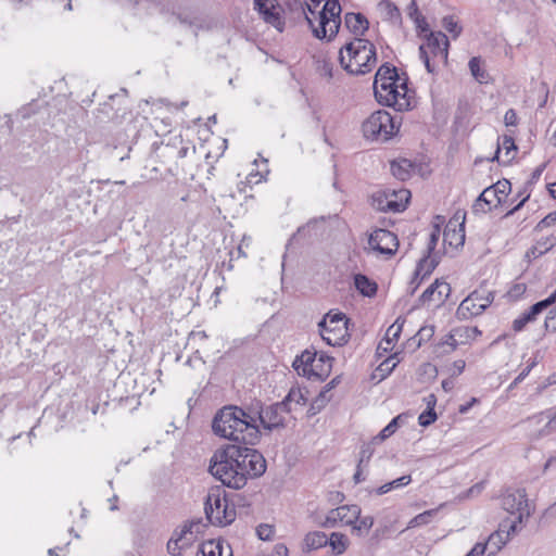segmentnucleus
Segmentation results:
<instances>
[{"instance_id": "1", "label": "nucleus", "mask_w": 556, "mask_h": 556, "mask_svg": "<svg viewBox=\"0 0 556 556\" xmlns=\"http://www.w3.org/2000/svg\"><path fill=\"white\" fill-rule=\"evenodd\" d=\"M266 468V459L257 450L228 444L214 454L208 470L223 485L239 490L249 479L263 476Z\"/></svg>"}, {"instance_id": "2", "label": "nucleus", "mask_w": 556, "mask_h": 556, "mask_svg": "<svg viewBox=\"0 0 556 556\" xmlns=\"http://www.w3.org/2000/svg\"><path fill=\"white\" fill-rule=\"evenodd\" d=\"M212 429L216 435L240 445L256 444L261 434L256 418L241 407L231 405L216 413Z\"/></svg>"}, {"instance_id": "3", "label": "nucleus", "mask_w": 556, "mask_h": 556, "mask_svg": "<svg viewBox=\"0 0 556 556\" xmlns=\"http://www.w3.org/2000/svg\"><path fill=\"white\" fill-rule=\"evenodd\" d=\"M324 0H306L305 7L300 0H293L305 13V18L318 39L327 38L330 41L339 31L341 25V5L338 0H326L321 10L318 7Z\"/></svg>"}, {"instance_id": "4", "label": "nucleus", "mask_w": 556, "mask_h": 556, "mask_svg": "<svg viewBox=\"0 0 556 556\" xmlns=\"http://www.w3.org/2000/svg\"><path fill=\"white\" fill-rule=\"evenodd\" d=\"M339 61L348 73L365 75L377 64L376 47L367 39L355 37L340 49Z\"/></svg>"}, {"instance_id": "5", "label": "nucleus", "mask_w": 556, "mask_h": 556, "mask_svg": "<svg viewBox=\"0 0 556 556\" xmlns=\"http://www.w3.org/2000/svg\"><path fill=\"white\" fill-rule=\"evenodd\" d=\"M399 81L400 77L396 67L384 63L378 68L375 75L374 93L376 100L381 105L392 106L396 111L403 112L410 109V103L396 98Z\"/></svg>"}, {"instance_id": "6", "label": "nucleus", "mask_w": 556, "mask_h": 556, "mask_svg": "<svg viewBox=\"0 0 556 556\" xmlns=\"http://www.w3.org/2000/svg\"><path fill=\"white\" fill-rule=\"evenodd\" d=\"M205 518L210 525L226 527L236 519V508L230 505L225 490L215 485L212 486L204 501Z\"/></svg>"}, {"instance_id": "7", "label": "nucleus", "mask_w": 556, "mask_h": 556, "mask_svg": "<svg viewBox=\"0 0 556 556\" xmlns=\"http://www.w3.org/2000/svg\"><path fill=\"white\" fill-rule=\"evenodd\" d=\"M450 41L442 31H430L426 35V43L419 47V55L428 73H434L438 63L447 62Z\"/></svg>"}, {"instance_id": "8", "label": "nucleus", "mask_w": 556, "mask_h": 556, "mask_svg": "<svg viewBox=\"0 0 556 556\" xmlns=\"http://www.w3.org/2000/svg\"><path fill=\"white\" fill-rule=\"evenodd\" d=\"M362 130L366 139L384 142L396 134L399 127L389 112L378 110L363 122Z\"/></svg>"}, {"instance_id": "9", "label": "nucleus", "mask_w": 556, "mask_h": 556, "mask_svg": "<svg viewBox=\"0 0 556 556\" xmlns=\"http://www.w3.org/2000/svg\"><path fill=\"white\" fill-rule=\"evenodd\" d=\"M323 340L331 346H341L348 342V318L341 313H327L318 323Z\"/></svg>"}, {"instance_id": "10", "label": "nucleus", "mask_w": 556, "mask_h": 556, "mask_svg": "<svg viewBox=\"0 0 556 556\" xmlns=\"http://www.w3.org/2000/svg\"><path fill=\"white\" fill-rule=\"evenodd\" d=\"M331 361V357L325 355H320V357L316 359V353L304 351L295 358L293 367L299 375L306 376L309 379L315 377L317 380L323 381L330 371Z\"/></svg>"}, {"instance_id": "11", "label": "nucleus", "mask_w": 556, "mask_h": 556, "mask_svg": "<svg viewBox=\"0 0 556 556\" xmlns=\"http://www.w3.org/2000/svg\"><path fill=\"white\" fill-rule=\"evenodd\" d=\"M494 301V292L484 289L472 291L456 309L458 319H468L482 314Z\"/></svg>"}, {"instance_id": "12", "label": "nucleus", "mask_w": 556, "mask_h": 556, "mask_svg": "<svg viewBox=\"0 0 556 556\" xmlns=\"http://www.w3.org/2000/svg\"><path fill=\"white\" fill-rule=\"evenodd\" d=\"M502 506L509 514L516 515L513 520H516L517 525L531 515L525 489L507 490L502 496Z\"/></svg>"}, {"instance_id": "13", "label": "nucleus", "mask_w": 556, "mask_h": 556, "mask_svg": "<svg viewBox=\"0 0 556 556\" xmlns=\"http://www.w3.org/2000/svg\"><path fill=\"white\" fill-rule=\"evenodd\" d=\"M254 10L262 20L282 31L285 28L283 9L277 0H253Z\"/></svg>"}, {"instance_id": "14", "label": "nucleus", "mask_w": 556, "mask_h": 556, "mask_svg": "<svg viewBox=\"0 0 556 556\" xmlns=\"http://www.w3.org/2000/svg\"><path fill=\"white\" fill-rule=\"evenodd\" d=\"M291 407H286V403H275L266 407H261L260 410L252 415L256 418V422L260 421L262 426L267 430L285 426L283 415L289 413Z\"/></svg>"}, {"instance_id": "15", "label": "nucleus", "mask_w": 556, "mask_h": 556, "mask_svg": "<svg viewBox=\"0 0 556 556\" xmlns=\"http://www.w3.org/2000/svg\"><path fill=\"white\" fill-rule=\"evenodd\" d=\"M401 201L391 199L390 190L378 191L371 195V205L382 212H402L406 208L410 192L406 189L400 190Z\"/></svg>"}, {"instance_id": "16", "label": "nucleus", "mask_w": 556, "mask_h": 556, "mask_svg": "<svg viewBox=\"0 0 556 556\" xmlns=\"http://www.w3.org/2000/svg\"><path fill=\"white\" fill-rule=\"evenodd\" d=\"M517 531V521L505 519L503 520L498 529L491 533L488 538V541L484 544H488V556H495L502 547L508 542L510 534L516 533Z\"/></svg>"}, {"instance_id": "17", "label": "nucleus", "mask_w": 556, "mask_h": 556, "mask_svg": "<svg viewBox=\"0 0 556 556\" xmlns=\"http://www.w3.org/2000/svg\"><path fill=\"white\" fill-rule=\"evenodd\" d=\"M368 243L372 250L392 256L399 248V240L395 233L387 229H376L370 233Z\"/></svg>"}, {"instance_id": "18", "label": "nucleus", "mask_w": 556, "mask_h": 556, "mask_svg": "<svg viewBox=\"0 0 556 556\" xmlns=\"http://www.w3.org/2000/svg\"><path fill=\"white\" fill-rule=\"evenodd\" d=\"M451 287L447 282L435 279L420 295L419 302L421 304L437 303L442 304L450 295Z\"/></svg>"}, {"instance_id": "19", "label": "nucleus", "mask_w": 556, "mask_h": 556, "mask_svg": "<svg viewBox=\"0 0 556 556\" xmlns=\"http://www.w3.org/2000/svg\"><path fill=\"white\" fill-rule=\"evenodd\" d=\"M206 526L201 518L186 522L179 532V540H182L185 546H191L198 536L203 533Z\"/></svg>"}, {"instance_id": "20", "label": "nucleus", "mask_w": 556, "mask_h": 556, "mask_svg": "<svg viewBox=\"0 0 556 556\" xmlns=\"http://www.w3.org/2000/svg\"><path fill=\"white\" fill-rule=\"evenodd\" d=\"M546 308H548V306L543 300L533 304L527 312H525L513 321L514 331H522L529 323L534 321L538 315H540Z\"/></svg>"}, {"instance_id": "21", "label": "nucleus", "mask_w": 556, "mask_h": 556, "mask_svg": "<svg viewBox=\"0 0 556 556\" xmlns=\"http://www.w3.org/2000/svg\"><path fill=\"white\" fill-rule=\"evenodd\" d=\"M465 224H459V229H456V223L450 220L443 232V242L450 247L458 248L464 245L465 242Z\"/></svg>"}, {"instance_id": "22", "label": "nucleus", "mask_w": 556, "mask_h": 556, "mask_svg": "<svg viewBox=\"0 0 556 556\" xmlns=\"http://www.w3.org/2000/svg\"><path fill=\"white\" fill-rule=\"evenodd\" d=\"M517 146L514 139L509 136H504L501 143L497 144V149L492 161L497 160L503 164H509L516 155Z\"/></svg>"}, {"instance_id": "23", "label": "nucleus", "mask_w": 556, "mask_h": 556, "mask_svg": "<svg viewBox=\"0 0 556 556\" xmlns=\"http://www.w3.org/2000/svg\"><path fill=\"white\" fill-rule=\"evenodd\" d=\"M331 510L332 515H336L337 521L345 526L355 523L362 513V509L358 505H342Z\"/></svg>"}, {"instance_id": "24", "label": "nucleus", "mask_w": 556, "mask_h": 556, "mask_svg": "<svg viewBox=\"0 0 556 556\" xmlns=\"http://www.w3.org/2000/svg\"><path fill=\"white\" fill-rule=\"evenodd\" d=\"M345 27L357 38L363 36L369 27V23L362 13L349 12L344 17Z\"/></svg>"}, {"instance_id": "25", "label": "nucleus", "mask_w": 556, "mask_h": 556, "mask_svg": "<svg viewBox=\"0 0 556 556\" xmlns=\"http://www.w3.org/2000/svg\"><path fill=\"white\" fill-rule=\"evenodd\" d=\"M328 545V536L321 531L308 532L302 543V552L309 554L313 551L319 549Z\"/></svg>"}, {"instance_id": "26", "label": "nucleus", "mask_w": 556, "mask_h": 556, "mask_svg": "<svg viewBox=\"0 0 556 556\" xmlns=\"http://www.w3.org/2000/svg\"><path fill=\"white\" fill-rule=\"evenodd\" d=\"M354 285L356 290L364 296H374L377 293V283L370 280L367 276L357 274L354 277Z\"/></svg>"}, {"instance_id": "27", "label": "nucleus", "mask_w": 556, "mask_h": 556, "mask_svg": "<svg viewBox=\"0 0 556 556\" xmlns=\"http://www.w3.org/2000/svg\"><path fill=\"white\" fill-rule=\"evenodd\" d=\"M510 190H511L510 181L507 179H502V180H498L493 186L485 188L482 191V195L484 197L485 194H492V197L497 199V203L501 204L503 201L502 195L506 197L510 192Z\"/></svg>"}, {"instance_id": "28", "label": "nucleus", "mask_w": 556, "mask_h": 556, "mask_svg": "<svg viewBox=\"0 0 556 556\" xmlns=\"http://www.w3.org/2000/svg\"><path fill=\"white\" fill-rule=\"evenodd\" d=\"M397 363L399 361L395 355L389 356L376 368L372 379H378L379 381L386 379L394 370Z\"/></svg>"}, {"instance_id": "29", "label": "nucleus", "mask_w": 556, "mask_h": 556, "mask_svg": "<svg viewBox=\"0 0 556 556\" xmlns=\"http://www.w3.org/2000/svg\"><path fill=\"white\" fill-rule=\"evenodd\" d=\"M413 168V164L408 160H401L399 162L391 163V172L393 176L402 181L408 179L410 177V170Z\"/></svg>"}, {"instance_id": "30", "label": "nucleus", "mask_w": 556, "mask_h": 556, "mask_svg": "<svg viewBox=\"0 0 556 556\" xmlns=\"http://www.w3.org/2000/svg\"><path fill=\"white\" fill-rule=\"evenodd\" d=\"M469 70L473 78L480 84H486L489 81V73L481 66V59L473 56L468 63Z\"/></svg>"}, {"instance_id": "31", "label": "nucleus", "mask_w": 556, "mask_h": 556, "mask_svg": "<svg viewBox=\"0 0 556 556\" xmlns=\"http://www.w3.org/2000/svg\"><path fill=\"white\" fill-rule=\"evenodd\" d=\"M328 545L332 548L333 554L341 555L346 551L349 540L343 533L332 532L330 538H328Z\"/></svg>"}, {"instance_id": "32", "label": "nucleus", "mask_w": 556, "mask_h": 556, "mask_svg": "<svg viewBox=\"0 0 556 556\" xmlns=\"http://www.w3.org/2000/svg\"><path fill=\"white\" fill-rule=\"evenodd\" d=\"M555 245V239L554 238H545L542 240H539L535 245H533L528 252L527 257H533L536 258L546 252H548Z\"/></svg>"}, {"instance_id": "33", "label": "nucleus", "mask_w": 556, "mask_h": 556, "mask_svg": "<svg viewBox=\"0 0 556 556\" xmlns=\"http://www.w3.org/2000/svg\"><path fill=\"white\" fill-rule=\"evenodd\" d=\"M350 526L352 527V533L364 536L374 526V518L371 516L359 517L355 523Z\"/></svg>"}, {"instance_id": "34", "label": "nucleus", "mask_w": 556, "mask_h": 556, "mask_svg": "<svg viewBox=\"0 0 556 556\" xmlns=\"http://www.w3.org/2000/svg\"><path fill=\"white\" fill-rule=\"evenodd\" d=\"M429 256L428 253L418 262L417 264V267H416V270H415V276L418 277L419 275H422V279L426 277V276H429L433 269L435 268V266L438 265V261L432 258V260H429Z\"/></svg>"}, {"instance_id": "35", "label": "nucleus", "mask_w": 556, "mask_h": 556, "mask_svg": "<svg viewBox=\"0 0 556 556\" xmlns=\"http://www.w3.org/2000/svg\"><path fill=\"white\" fill-rule=\"evenodd\" d=\"M403 329V323H400V319L397 318L394 324H392L386 332L384 342L386 346L383 348L384 351L391 348L393 342H395L402 332Z\"/></svg>"}, {"instance_id": "36", "label": "nucleus", "mask_w": 556, "mask_h": 556, "mask_svg": "<svg viewBox=\"0 0 556 556\" xmlns=\"http://www.w3.org/2000/svg\"><path fill=\"white\" fill-rule=\"evenodd\" d=\"M434 334V326L427 325L421 327L418 332L410 339L413 344H415V349L421 346L424 342L429 341Z\"/></svg>"}, {"instance_id": "37", "label": "nucleus", "mask_w": 556, "mask_h": 556, "mask_svg": "<svg viewBox=\"0 0 556 556\" xmlns=\"http://www.w3.org/2000/svg\"><path fill=\"white\" fill-rule=\"evenodd\" d=\"M442 27L450 33L454 39L457 38L463 30L458 21L453 15H446L442 18Z\"/></svg>"}, {"instance_id": "38", "label": "nucleus", "mask_w": 556, "mask_h": 556, "mask_svg": "<svg viewBox=\"0 0 556 556\" xmlns=\"http://www.w3.org/2000/svg\"><path fill=\"white\" fill-rule=\"evenodd\" d=\"M281 403H286V407H290L291 403L304 405L306 403V399L304 397L301 389L292 388Z\"/></svg>"}, {"instance_id": "39", "label": "nucleus", "mask_w": 556, "mask_h": 556, "mask_svg": "<svg viewBox=\"0 0 556 556\" xmlns=\"http://www.w3.org/2000/svg\"><path fill=\"white\" fill-rule=\"evenodd\" d=\"M438 513V508L426 510L415 516L408 523V527L425 526L430 522L431 518Z\"/></svg>"}, {"instance_id": "40", "label": "nucleus", "mask_w": 556, "mask_h": 556, "mask_svg": "<svg viewBox=\"0 0 556 556\" xmlns=\"http://www.w3.org/2000/svg\"><path fill=\"white\" fill-rule=\"evenodd\" d=\"M402 415H399L394 417L378 434L377 438H379L381 441L386 440L390 435H392L396 429L399 428V421L401 420Z\"/></svg>"}, {"instance_id": "41", "label": "nucleus", "mask_w": 556, "mask_h": 556, "mask_svg": "<svg viewBox=\"0 0 556 556\" xmlns=\"http://www.w3.org/2000/svg\"><path fill=\"white\" fill-rule=\"evenodd\" d=\"M437 420V413L433 407H427L419 417L418 422L422 427H428Z\"/></svg>"}, {"instance_id": "42", "label": "nucleus", "mask_w": 556, "mask_h": 556, "mask_svg": "<svg viewBox=\"0 0 556 556\" xmlns=\"http://www.w3.org/2000/svg\"><path fill=\"white\" fill-rule=\"evenodd\" d=\"M177 538H172L167 543V551L169 554L177 556L180 555L181 549L188 548L182 544V540H179V533L175 532Z\"/></svg>"}, {"instance_id": "43", "label": "nucleus", "mask_w": 556, "mask_h": 556, "mask_svg": "<svg viewBox=\"0 0 556 556\" xmlns=\"http://www.w3.org/2000/svg\"><path fill=\"white\" fill-rule=\"evenodd\" d=\"M374 454V447L370 444H364L359 453L358 464L359 467H366Z\"/></svg>"}, {"instance_id": "44", "label": "nucleus", "mask_w": 556, "mask_h": 556, "mask_svg": "<svg viewBox=\"0 0 556 556\" xmlns=\"http://www.w3.org/2000/svg\"><path fill=\"white\" fill-rule=\"evenodd\" d=\"M459 343H463V341H459L453 330L446 334L444 337V339L441 341L440 345L444 346V345H447L450 349L448 350H445L444 352L445 353H450V352H453L454 350H456V348L458 346Z\"/></svg>"}, {"instance_id": "45", "label": "nucleus", "mask_w": 556, "mask_h": 556, "mask_svg": "<svg viewBox=\"0 0 556 556\" xmlns=\"http://www.w3.org/2000/svg\"><path fill=\"white\" fill-rule=\"evenodd\" d=\"M275 530L271 526L262 523L256 528V534L260 540L268 541L273 538Z\"/></svg>"}, {"instance_id": "46", "label": "nucleus", "mask_w": 556, "mask_h": 556, "mask_svg": "<svg viewBox=\"0 0 556 556\" xmlns=\"http://www.w3.org/2000/svg\"><path fill=\"white\" fill-rule=\"evenodd\" d=\"M381 5H384L386 14L388 15V17L390 20H392V21L401 20V12L394 3L390 2V1H386V2H382Z\"/></svg>"}, {"instance_id": "47", "label": "nucleus", "mask_w": 556, "mask_h": 556, "mask_svg": "<svg viewBox=\"0 0 556 556\" xmlns=\"http://www.w3.org/2000/svg\"><path fill=\"white\" fill-rule=\"evenodd\" d=\"M548 421L542 430L539 432V437L547 435L556 430V412L547 414Z\"/></svg>"}, {"instance_id": "48", "label": "nucleus", "mask_w": 556, "mask_h": 556, "mask_svg": "<svg viewBox=\"0 0 556 556\" xmlns=\"http://www.w3.org/2000/svg\"><path fill=\"white\" fill-rule=\"evenodd\" d=\"M202 546H206V556H223L224 546L223 543L220 542H208L206 544H203Z\"/></svg>"}, {"instance_id": "49", "label": "nucleus", "mask_w": 556, "mask_h": 556, "mask_svg": "<svg viewBox=\"0 0 556 556\" xmlns=\"http://www.w3.org/2000/svg\"><path fill=\"white\" fill-rule=\"evenodd\" d=\"M556 223V211L547 214L543 219L539 222L536 225V229L542 230L545 227H549Z\"/></svg>"}, {"instance_id": "50", "label": "nucleus", "mask_w": 556, "mask_h": 556, "mask_svg": "<svg viewBox=\"0 0 556 556\" xmlns=\"http://www.w3.org/2000/svg\"><path fill=\"white\" fill-rule=\"evenodd\" d=\"M413 22L415 23L416 30L419 35L424 34V33H428V34L430 33L429 24L427 23L425 16L420 15L417 18H415Z\"/></svg>"}, {"instance_id": "51", "label": "nucleus", "mask_w": 556, "mask_h": 556, "mask_svg": "<svg viewBox=\"0 0 556 556\" xmlns=\"http://www.w3.org/2000/svg\"><path fill=\"white\" fill-rule=\"evenodd\" d=\"M545 328L546 330L552 329L556 331V309H551L545 318Z\"/></svg>"}, {"instance_id": "52", "label": "nucleus", "mask_w": 556, "mask_h": 556, "mask_svg": "<svg viewBox=\"0 0 556 556\" xmlns=\"http://www.w3.org/2000/svg\"><path fill=\"white\" fill-rule=\"evenodd\" d=\"M526 289H527L526 285H523V283H516L508 291V295H509V298L516 300V299H518L520 295H522L525 293Z\"/></svg>"}, {"instance_id": "53", "label": "nucleus", "mask_w": 556, "mask_h": 556, "mask_svg": "<svg viewBox=\"0 0 556 556\" xmlns=\"http://www.w3.org/2000/svg\"><path fill=\"white\" fill-rule=\"evenodd\" d=\"M339 525V522L337 521V518H336V515L333 516L332 515V510H330L326 518L319 522V526L323 527V528H334Z\"/></svg>"}, {"instance_id": "54", "label": "nucleus", "mask_w": 556, "mask_h": 556, "mask_svg": "<svg viewBox=\"0 0 556 556\" xmlns=\"http://www.w3.org/2000/svg\"><path fill=\"white\" fill-rule=\"evenodd\" d=\"M406 12H407L408 17L412 21H414L415 18H417L418 16L421 15L420 12H419V9H418L416 0H412L409 2V4L406 8Z\"/></svg>"}, {"instance_id": "55", "label": "nucleus", "mask_w": 556, "mask_h": 556, "mask_svg": "<svg viewBox=\"0 0 556 556\" xmlns=\"http://www.w3.org/2000/svg\"><path fill=\"white\" fill-rule=\"evenodd\" d=\"M518 117L517 113L514 109H509L506 111L504 115V123L506 126H515L517 124Z\"/></svg>"}, {"instance_id": "56", "label": "nucleus", "mask_w": 556, "mask_h": 556, "mask_svg": "<svg viewBox=\"0 0 556 556\" xmlns=\"http://www.w3.org/2000/svg\"><path fill=\"white\" fill-rule=\"evenodd\" d=\"M396 98H399L401 101L406 100L410 103V98L408 96V89L405 81L397 85Z\"/></svg>"}, {"instance_id": "57", "label": "nucleus", "mask_w": 556, "mask_h": 556, "mask_svg": "<svg viewBox=\"0 0 556 556\" xmlns=\"http://www.w3.org/2000/svg\"><path fill=\"white\" fill-rule=\"evenodd\" d=\"M466 367V363L464 359H457L452 364L451 367V376H458L460 375Z\"/></svg>"}, {"instance_id": "58", "label": "nucleus", "mask_w": 556, "mask_h": 556, "mask_svg": "<svg viewBox=\"0 0 556 556\" xmlns=\"http://www.w3.org/2000/svg\"><path fill=\"white\" fill-rule=\"evenodd\" d=\"M545 167H546V163H543V164H541L540 166H538V167L533 170V173L531 174V177H530V179L528 180L527 185H533V184H535V182L540 179V177H541L542 173L544 172Z\"/></svg>"}, {"instance_id": "59", "label": "nucleus", "mask_w": 556, "mask_h": 556, "mask_svg": "<svg viewBox=\"0 0 556 556\" xmlns=\"http://www.w3.org/2000/svg\"><path fill=\"white\" fill-rule=\"evenodd\" d=\"M535 365V362L533 361L531 364H529L516 378L515 380L513 381L511 383V387L518 384L519 382H521L528 375L529 372L531 371V369L533 368V366Z\"/></svg>"}, {"instance_id": "60", "label": "nucleus", "mask_w": 556, "mask_h": 556, "mask_svg": "<svg viewBox=\"0 0 556 556\" xmlns=\"http://www.w3.org/2000/svg\"><path fill=\"white\" fill-rule=\"evenodd\" d=\"M412 481L410 476H402L391 482H388L389 484H392V489L400 488L407 485Z\"/></svg>"}, {"instance_id": "61", "label": "nucleus", "mask_w": 556, "mask_h": 556, "mask_svg": "<svg viewBox=\"0 0 556 556\" xmlns=\"http://www.w3.org/2000/svg\"><path fill=\"white\" fill-rule=\"evenodd\" d=\"M439 238H440V236H437L435 232H430L429 242H428V247H427L428 255H430L434 251L437 243L439 241Z\"/></svg>"}, {"instance_id": "62", "label": "nucleus", "mask_w": 556, "mask_h": 556, "mask_svg": "<svg viewBox=\"0 0 556 556\" xmlns=\"http://www.w3.org/2000/svg\"><path fill=\"white\" fill-rule=\"evenodd\" d=\"M288 547L282 543H278L275 545L271 556H288Z\"/></svg>"}, {"instance_id": "63", "label": "nucleus", "mask_w": 556, "mask_h": 556, "mask_svg": "<svg viewBox=\"0 0 556 556\" xmlns=\"http://www.w3.org/2000/svg\"><path fill=\"white\" fill-rule=\"evenodd\" d=\"M459 331H464L465 332V338L466 339H472L475 338L477 334L480 333V331L478 330V328L476 327H459Z\"/></svg>"}, {"instance_id": "64", "label": "nucleus", "mask_w": 556, "mask_h": 556, "mask_svg": "<svg viewBox=\"0 0 556 556\" xmlns=\"http://www.w3.org/2000/svg\"><path fill=\"white\" fill-rule=\"evenodd\" d=\"M488 551V544L477 543L469 553H473V556L483 555Z\"/></svg>"}]
</instances>
